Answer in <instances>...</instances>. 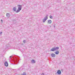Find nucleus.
Here are the masks:
<instances>
[{
    "instance_id": "nucleus-1",
    "label": "nucleus",
    "mask_w": 75,
    "mask_h": 75,
    "mask_svg": "<svg viewBox=\"0 0 75 75\" xmlns=\"http://www.w3.org/2000/svg\"><path fill=\"white\" fill-rule=\"evenodd\" d=\"M18 7V10L17 11H16V13H18L22 9V5H18L17 6Z\"/></svg>"
},
{
    "instance_id": "nucleus-2",
    "label": "nucleus",
    "mask_w": 75,
    "mask_h": 75,
    "mask_svg": "<svg viewBox=\"0 0 75 75\" xmlns=\"http://www.w3.org/2000/svg\"><path fill=\"white\" fill-rule=\"evenodd\" d=\"M59 49V47H55L50 50V51H55Z\"/></svg>"
},
{
    "instance_id": "nucleus-3",
    "label": "nucleus",
    "mask_w": 75,
    "mask_h": 75,
    "mask_svg": "<svg viewBox=\"0 0 75 75\" xmlns=\"http://www.w3.org/2000/svg\"><path fill=\"white\" fill-rule=\"evenodd\" d=\"M4 65L6 67H8V62H5L4 63Z\"/></svg>"
},
{
    "instance_id": "nucleus-4",
    "label": "nucleus",
    "mask_w": 75,
    "mask_h": 75,
    "mask_svg": "<svg viewBox=\"0 0 75 75\" xmlns=\"http://www.w3.org/2000/svg\"><path fill=\"white\" fill-rule=\"evenodd\" d=\"M57 73L59 74V75H60V74H61V72L60 70H59L57 71Z\"/></svg>"
},
{
    "instance_id": "nucleus-5",
    "label": "nucleus",
    "mask_w": 75,
    "mask_h": 75,
    "mask_svg": "<svg viewBox=\"0 0 75 75\" xmlns=\"http://www.w3.org/2000/svg\"><path fill=\"white\" fill-rule=\"evenodd\" d=\"M48 19V18H46L45 17L44 18V19L43 20V23H45V21H46V20Z\"/></svg>"
},
{
    "instance_id": "nucleus-6",
    "label": "nucleus",
    "mask_w": 75,
    "mask_h": 75,
    "mask_svg": "<svg viewBox=\"0 0 75 75\" xmlns=\"http://www.w3.org/2000/svg\"><path fill=\"white\" fill-rule=\"evenodd\" d=\"M51 56L52 57H56V55L55 54H54V53H52L51 54Z\"/></svg>"
},
{
    "instance_id": "nucleus-7",
    "label": "nucleus",
    "mask_w": 75,
    "mask_h": 75,
    "mask_svg": "<svg viewBox=\"0 0 75 75\" xmlns=\"http://www.w3.org/2000/svg\"><path fill=\"white\" fill-rule=\"evenodd\" d=\"M55 54H56V55H58V54H59V51H57L56 52H54Z\"/></svg>"
},
{
    "instance_id": "nucleus-8",
    "label": "nucleus",
    "mask_w": 75,
    "mask_h": 75,
    "mask_svg": "<svg viewBox=\"0 0 75 75\" xmlns=\"http://www.w3.org/2000/svg\"><path fill=\"white\" fill-rule=\"evenodd\" d=\"M6 16H7V17H9L10 16V14L8 13L6 14Z\"/></svg>"
},
{
    "instance_id": "nucleus-9",
    "label": "nucleus",
    "mask_w": 75,
    "mask_h": 75,
    "mask_svg": "<svg viewBox=\"0 0 75 75\" xmlns=\"http://www.w3.org/2000/svg\"><path fill=\"white\" fill-rule=\"evenodd\" d=\"M16 9H17V8H16V7H14L13 8V10L14 11H16Z\"/></svg>"
},
{
    "instance_id": "nucleus-10",
    "label": "nucleus",
    "mask_w": 75,
    "mask_h": 75,
    "mask_svg": "<svg viewBox=\"0 0 75 75\" xmlns=\"http://www.w3.org/2000/svg\"><path fill=\"white\" fill-rule=\"evenodd\" d=\"M31 62L34 63H35V61L34 59H33L31 61Z\"/></svg>"
},
{
    "instance_id": "nucleus-11",
    "label": "nucleus",
    "mask_w": 75,
    "mask_h": 75,
    "mask_svg": "<svg viewBox=\"0 0 75 75\" xmlns=\"http://www.w3.org/2000/svg\"><path fill=\"white\" fill-rule=\"evenodd\" d=\"M48 23H49V24H51V23H52V21H51V20H49L48 21Z\"/></svg>"
},
{
    "instance_id": "nucleus-12",
    "label": "nucleus",
    "mask_w": 75,
    "mask_h": 75,
    "mask_svg": "<svg viewBox=\"0 0 75 75\" xmlns=\"http://www.w3.org/2000/svg\"><path fill=\"white\" fill-rule=\"evenodd\" d=\"M21 75H27V74H26V73L25 72H23V74H22Z\"/></svg>"
},
{
    "instance_id": "nucleus-13",
    "label": "nucleus",
    "mask_w": 75,
    "mask_h": 75,
    "mask_svg": "<svg viewBox=\"0 0 75 75\" xmlns=\"http://www.w3.org/2000/svg\"><path fill=\"white\" fill-rule=\"evenodd\" d=\"M50 18H51V19H52V16H50Z\"/></svg>"
},
{
    "instance_id": "nucleus-14",
    "label": "nucleus",
    "mask_w": 75,
    "mask_h": 75,
    "mask_svg": "<svg viewBox=\"0 0 75 75\" xmlns=\"http://www.w3.org/2000/svg\"><path fill=\"white\" fill-rule=\"evenodd\" d=\"M48 15H46V16L45 17H46V18H48L47 17H48Z\"/></svg>"
},
{
    "instance_id": "nucleus-15",
    "label": "nucleus",
    "mask_w": 75,
    "mask_h": 75,
    "mask_svg": "<svg viewBox=\"0 0 75 75\" xmlns=\"http://www.w3.org/2000/svg\"><path fill=\"white\" fill-rule=\"evenodd\" d=\"M23 42H24V43H25L26 41L25 40H24L23 41Z\"/></svg>"
},
{
    "instance_id": "nucleus-16",
    "label": "nucleus",
    "mask_w": 75,
    "mask_h": 75,
    "mask_svg": "<svg viewBox=\"0 0 75 75\" xmlns=\"http://www.w3.org/2000/svg\"><path fill=\"white\" fill-rule=\"evenodd\" d=\"M2 33V32H0V34H1Z\"/></svg>"
},
{
    "instance_id": "nucleus-17",
    "label": "nucleus",
    "mask_w": 75,
    "mask_h": 75,
    "mask_svg": "<svg viewBox=\"0 0 75 75\" xmlns=\"http://www.w3.org/2000/svg\"><path fill=\"white\" fill-rule=\"evenodd\" d=\"M41 75H44V73H42Z\"/></svg>"
},
{
    "instance_id": "nucleus-18",
    "label": "nucleus",
    "mask_w": 75,
    "mask_h": 75,
    "mask_svg": "<svg viewBox=\"0 0 75 75\" xmlns=\"http://www.w3.org/2000/svg\"><path fill=\"white\" fill-rule=\"evenodd\" d=\"M63 71L64 70H63V69H62L61 70V71H62V72H63Z\"/></svg>"
},
{
    "instance_id": "nucleus-19",
    "label": "nucleus",
    "mask_w": 75,
    "mask_h": 75,
    "mask_svg": "<svg viewBox=\"0 0 75 75\" xmlns=\"http://www.w3.org/2000/svg\"><path fill=\"white\" fill-rule=\"evenodd\" d=\"M54 28H55V25H54Z\"/></svg>"
},
{
    "instance_id": "nucleus-20",
    "label": "nucleus",
    "mask_w": 75,
    "mask_h": 75,
    "mask_svg": "<svg viewBox=\"0 0 75 75\" xmlns=\"http://www.w3.org/2000/svg\"><path fill=\"white\" fill-rule=\"evenodd\" d=\"M1 20L2 23H3V20Z\"/></svg>"
},
{
    "instance_id": "nucleus-21",
    "label": "nucleus",
    "mask_w": 75,
    "mask_h": 75,
    "mask_svg": "<svg viewBox=\"0 0 75 75\" xmlns=\"http://www.w3.org/2000/svg\"><path fill=\"white\" fill-rule=\"evenodd\" d=\"M10 58H11V56H10Z\"/></svg>"
},
{
    "instance_id": "nucleus-22",
    "label": "nucleus",
    "mask_w": 75,
    "mask_h": 75,
    "mask_svg": "<svg viewBox=\"0 0 75 75\" xmlns=\"http://www.w3.org/2000/svg\"><path fill=\"white\" fill-rule=\"evenodd\" d=\"M17 62H18V60H17Z\"/></svg>"
}]
</instances>
